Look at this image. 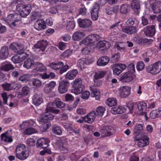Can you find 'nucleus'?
I'll use <instances>...</instances> for the list:
<instances>
[{
	"label": "nucleus",
	"mask_w": 161,
	"mask_h": 161,
	"mask_svg": "<svg viewBox=\"0 0 161 161\" xmlns=\"http://www.w3.org/2000/svg\"><path fill=\"white\" fill-rule=\"evenodd\" d=\"M135 77L134 74L127 72L120 77V80L123 82H128L133 80Z\"/></svg>",
	"instance_id": "nucleus-19"
},
{
	"label": "nucleus",
	"mask_w": 161,
	"mask_h": 161,
	"mask_svg": "<svg viewBox=\"0 0 161 161\" xmlns=\"http://www.w3.org/2000/svg\"><path fill=\"white\" fill-rule=\"evenodd\" d=\"M16 158L21 160L26 159L29 156V153L25 146L22 144L17 145L14 151Z\"/></svg>",
	"instance_id": "nucleus-2"
},
{
	"label": "nucleus",
	"mask_w": 161,
	"mask_h": 161,
	"mask_svg": "<svg viewBox=\"0 0 161 161\" xmlns=\"http://www.w3.org/2000/svg\"><path fill=\"white\" fill-rule=\"evenodd\" d=\"M46 112H52L53 113L57 114L59 113V110L58 109H54L52 107H47L46 109ZM50 113H51L50 112Z\"/></svg>",
	"instance_id": "nucleus-63"
},
{
	"label": "nucleus",
	"mask_w": 161,
	"mask_h": 161,
	"mask_svg": "<svg viewBox=\"0 0 161 161\" xmlns=\"http://www.w3.org/2000/svg\"><path fill=\"white\" fill-rule=\"evenodd\" d=\"M95 114L94 111H92L89 113L87 115L83 117L84 121L88 123H92L95 119Z\"/></svg>",
	"instance_id": "nucleus-22"
},
{
	"label": "nucleus",
	"mask_w": 161,
	"mask_h": 161,
	"mask_svg": "<svg viewBox=\"0 0 161 161\" xmlns=\"http://www.w3.org/2000/svg\"><path fill=\"white\" fill-rule=\"evenodd\" d=\"M50 142V140L49 139L41 138L37 140L36 145L37 147L45 149L49 146Z\"/></svg>",
	"instance_id": "nucleus-13"
},
{
	"label": "nucleus",
	"mask_w": 161,
	"mask_h": 161,
	"mask_svg": "<svg viewBox=\"0 0 161 161\" xmlns=\"http://www.w3.org/2000/svg\"><path fill=\"white\" fill-rule=\"evenodd\" d=\"M130 6L126 3L123 4L120 6L119 10L121 14H126L130 11Z\"/></svg>",
	"instance_id": "nucleus-29"
},
{
	"label": "nucleus",
	"mask_w": 161,
	"mask_h": 161,
	"mask_svg": "<svg viewBox=\"0 0 161 161\" xmlns=\"http://www.w3.org/2000/svg\"><path fill=\"white\" fill-rule=\"evenodd\" d=\"M86 59L85 58L79 60L78 61V66L80 67L81 69L84 68L85 66L89 64V63L86 61Z\"/></svg>",
	"instance_id": "nucleus-49"
},
{
	"label": "nucleus",
	"mask_w": 161,
	"mask_h": 161,
	"mask_svg": "<svg viewBox=\"0 0 161 161\" xmlns=\"http://www.w3.org/2000/svg\"><path fill=\"white\" fill-rule=\"evenodd\" d=\"M10 48L14 53L19 54L24 51V46L23 45L16 43H12L10 45Z\"/></svg>",
	"instance_id": "nucleus-16"
},
{
	"label": "nucleus",
	"mask_w": 161,
	"mask_h": 161,
	"mask_svg": "<svg viewBox=\"0 0 161 161\" xmlns=\"http://www.w3.org/2000/svg\"><path fill=\"white\" fill-rule=\"evenodd\" d=\"M9 55L8 47L7 46L2 47L0 50V58L4 59H6Z\"/></svg>",
	"instance_id": "nucleus-27"
},
{
	"label": "nucleus",
	"mask_w": 161,
	"mask_h": 161,
	"mask_svg": "<svg viewBox=\"0 0 161 161\" xmlns=\"http://www.w3.org/2000/svg\"><path fill=\"white\" fill-rule=\"evenodd\" d=\"M32 127H29L24 130L23 132L24 134L25 135H30L36 133V130Z\"/></svg>",
	"instance_id": "nucleus-43"
},
{
	"label": "nucleus",
	"mask_w": 161,
	"mask_h": 161,
	"mask_svg": "<svg viewBox=\"0 0 161 161\" xmlns=\"http://www.w3.org/2000/svg\"><path fill=\"white\" fill-rule=\"evenodd\" d=\"M100 132L102 137H106L113 134L115 132V130L114 128L112 126H108L101 130Z\"/></svg>",
	"instance_id": "nucleus-9"
},
{
	"label": "nucleus",
	"mask_w": 161,
	"mask_h": 161,
	"mask_svg": "<svg viewBox=\"0 0 161 161\" xmlns=\"http://www.w3.org/2000/svg\"><path fill=\"white\" fill-rule=\"evenodd\" d=\"M106 103L109 106L114 107L117 103V100L115 98H109L106 100Z\"/></svg>",
	"instance_id": "nucleus-46"
},
{
	"label": "nucleus",
	"mask_w": 161,
	"mask_h": 161,
	"mask_svg": "<svg viewBox=\"0 0 161 161\" xmlns=\"http://www.w3.org/2000/svg\"><path fill=\"white\" fill-rule=\"evenodd\" d=\"M100 37L98 35L92 34L88 35L84 39L80 42L81 44L88 45L98 41Z\"/></svg>",
	"instance_id": "nucleus-7"
},
{
	"label": "nucleus",
	"mask_w": 161,
	"mask_h": 161,
	"mask_svg": "<svg viewBox=\"0 0 161 161\" xmlns=\"http://www.w3.org/2000/svg\"><path fill=\"white\" fill-rule=\"evenodd\" d=\"M136 103L129 102L127 105V107L131 113H133L134 111L136 112Z\"/></svg>",
	"instance_id": "nucleus-40"
},
{
	"label": "nucleus",
	"mask_w": 161,
	"mask_h": 161,
	"mask_svg": "<svg viewBox=\"0 0 161 161\" xmlns=\"http://www.w3.org/2000/svg\"><path fill=\"white\" fill-rule=\"evenodd\" d=\"M136 103V113H138L139 112L141 115L147 116V104L146 103L143 102Z\"/></svg>",
	"instance_id": "nucleus-8"
},
{
	"label": "nucleus",
	"mask_w": 161,
	"mask_h": 161,
	"mask_svg": "<svg viewBox=\"0 0 161 161\" xmlns=\"http://www.w3.org/2000/svg\"><path fill=\"white\" fill-rule=\"evenodd\" d=\"M146 70L151 74L155 75L161 71V61H159L146 68Z\"/></svg>",
	"instance_id": "nucleus-6"
},
{
	"label": "nucleus",
	"mask_w": 161,
	"mask_h": 161,
	"mask_svg": "<svg viewBox=\"0 0 161 161\" xmlns=\"http://www.w3.org/2000/svg\"><path fill=\"white\" fill-rule=\"evenodd\" d=\"M12 62L14 64L19 63L22 62L19 56L17 55H14L11 59Z\"/></svg>",
	"instance_id": "nucleus-57"
},
{
	"label": "nucleus",
	"mask_w": 161,
	"mask_h": 161,
	"mask_svg": "<svg viewBox=\"0 0 161 161\" xmlns=\"http://www.w3.org/2000/svg\"><path fill=\"white\" fill-rule=\"evenodd\" d=\"M17 10L20 13L21 17H25L30 13L31 7L30 4L27 5L22 4H18L16 6Z\"/></svg>",
	"instance_id": "nucleus-4"
},
{
	"label": "nucleus",
	"mask_w": 161,
	"mask_h": 161,
	"mask_svg": "<svg viewBox=\"0 0 161 161\" xmlns=\"http://www.w3.org/2000/svg\"><path fill=\"white\" fill-rule=\"evenodd\" d=\"M54 103L57 107L58 108H62L65 105V103L62 102L59 98L56 99L54 101Z\"/></svg>",
	"instance_id": "nucleus-48"
},
{
	"label": "nucleus",
	"mask_w": 161,
	"mask_h": 161,
	"mask_svg": "<svg viewBox=\"0 0 161 161\" xmlns=\"http://www.w3.org/2000/svg\"><path fill=\"white\" fill-rule=\"evenodd\" d=\"M75 26V23L73 21H69L67 22L66 25V29L68 30H73Z\"/></svg>",
	"instance_id": "nucleus-47"
},
{
	"label": "nucleus",
	"mask_w": 161,
	"mask_h": 161,
	"mask_svg": "<svg viewBox=\"0 0 161 161\" xmlns=\"http://www.w3.org/2000/svg\"><path fill=\"white\" fill-rule=\"evenodd\" d=\"M33 26L36 30L38 31H42L46 28V23L42 19H39L37 20Z\"/></svg>",
	"instance_id": "nucleus-15"
},
{
	"label": "nucleus",
	"mask_w": 161,
	"mask_h": 161,
	"mask_svg": "<svg viewBox=\"0 0 161 161\" xmlns=\"http://www.w3.org/2000/svg\"><path fill=\"white\" fill-rule=\"evenodd\" d=\"M32 100L33 104L36 106H39L43 102L42 98L37 95L33 96Z\"/></svg>",
	"instance_id": "nucleus-39"
},
{
	"label": "nucleus",
	"mask_w": 161,
	"mask_h": 161,
	"mask_svg": "<svg viewBox=\"0 0 161 161\" xmlns=\"http://www.w3.org/2000/svg\"><path fill=\"white\" fill-rule=\"evenodd\" d=\"M54 116L49 112H46L37 118V120L41 125L40 129L42 132H45L51 125L50 120L53 119Z\"/></svg>",
	"instance_id": "nucleus-1"
},
{
	"label": "nucleus",
	"mask_w": 161,
	"mask_h": 161,
	"mask_svg": "<svg viewBox=\"0 0 161 161\" xmlns=\"http://www.w3.org/2000/svg\"><path fill=\"white\" fill-rule=\"evenodd\" d=\"M131 88L128 86H124L119 88V96L121 98H125L130 94Z\"/></svg>",
	"instance_id": "nucleus-12"
},
{
	"label": "nucleus",
	"mask_w": 161,
	"mask_h": 161,
	"mask_svg": "<svg viewBox=\"0 0 161 161\" xmlns=\"http://www.w3.org/2000/svg\"><path fill=\"white\" fill-rule=\"evenodd\" d=\"M69 85V82L67 80H64L61 81L58 87L59 92L61 94H64L67 92Z\"/></svg>",
	"instance_id": "nucleus-11"
},
{
	"label": "nucleus",
	"mask_w": 161,
	"mask_h": 161,
	"mask_svg": "<svg viewBox=\"0 0 161 161\" xmlns=\"http://www.w3.org/2000/svg\"><path fill=\"white\" fill-rule=\"evenodd\" d=\"M8 131L2 133L1 135V140L5 142H13L12 137L8 135Z\"/></svg>",
	"instance_id": "nucleus-33"
},
{
	"label": "nucleus",
	"mask_w": 161,
	"mask_h": 161,
	"mask_svg": "<svg viewBox=\"0 0 161 161\" xmlns=\"http://www.w3.org/2000/svg\"><path fill=\"white\" fill-rule=\"evenodd\" d=\"M31 82L35 88L39 87L42 85V82L37 79H33Z\"/></svg>",
	"instance_id": "nucleus-44"
},
{
	"label": "nucleus",
	"mask_w": 161,
	"mask_h": 161,
	"mask_svg": "<svg viewBox=\"0 0 161 161\" xmlns=\"http://www.w3.org/2000/svg\"><path fill=\"white\" fill-rule=\"evenodd\" d=\"M26 143L30 146H33L35 145L36 141L33 138H29L26 141Z\"/></svg>",
	"instance_id": "nucleus-64"
},
{
	"label": "nucleus",
	"mask_w": 161,
	"mask_h": 161,
	"mask_svg": "<svg viewBox=\"0 0 161 161\" xmlns=\"http://www.w3.org/2000/svg\"><path fill=\"white\" fill-rule=\"evenodd\" d=\"M107 74L106 71L99 70L95 73L94 79L96 80L104 77Z\"/></svg>",
	"instance_id": "nucleus-37"
},
{
	"label": "nucleus",
	"mask_w": 161,
	"mask_h": 161,
	"mask_svg": "<svg viewBox=\"0 0 161 161\" xmlns=\"http://www.w3.org/2000/svg\"><path fill=\"white\" fill-rule=\"evenodd\" d=\"M80 7L78 10L79 14L81 15H86L87 13V9L85 8V5L81 3L80 5Z\"/></svg>",
	"instance_id": "nucleus-50"
},
{
	"label": "nucleus",
	"mask_w": 161,
	"mask_h": 161,
	"mask_svg": "<svg viewBox=\"0 0 161 161\" xmlns=\"http://www.w3.org/2000/svg\"><path fill=\"white\" fill-rule=\"evenodd\" d=\"M47 44V42L46 40H43L38 41L37 43L34 45L35 48L39 49V51H44Z\"/></svg>",
	"instance_id": "nucleus-20"
},
{
	"label": "nucleus",
	"mask_w": 161,
	"mask_h": 161,
	"mask_svg": "<svg viewBox=\"0 0 161 161\" xmlns=\"http://www.w3.org/2000/svg\"><path fill=\"white\" fill-rule=\"evenodd\" d=\"M90 91L92 92L91 95V96L92 97H95L96 100H99L100 99V92L98 90L93 87H90Z\"/></svg>",
	"instance_id": "nucleus-36"
},
{
	"label": "nucleus",
	"mask_w": 161,
	"mask_h": 161,
	"mask_svg": "<svg viewBox=\"0 0 161 161\" xmlns=\"http://www.w3.org/2000/svg\"><path fill=\"white\" fill-rule=\"evenodd\" d=\"M123 32L128 34H132L136 32V26H125L122 28Z\"/></svg>",
	"instance_id": "nucleus-32"
},
{
	"label": "nucleus",
	"mask_w": 161,
	"mask_h": 161,
	"mask_svg": "<svg viewBox=\"0 0 161 161\" xmlns=\"http://www.w3.org/2000/svg\"><path fill=\"white\" fill-rule=\"evenodd\" d=\"M78 71L77 69H72L69 71L66 74L65 78L69 80L74 79L78 74Z\"/></svg>",
	"instance_id": "nucleus-28"
},
{
	"label": "nucleus",
	"mask_w": 161,
	"mask_h": 161,
	"mask_svg": "<svg viewBox=\"0 0 161 161\" xmlns=\"http://www.w3.org/2000/svg\"><path fill=\"white\" fill-rule=\"evenodd\" d=\"M152 9L154 13H160L161 12V2H158L155 6H153Z\"/></svg>",
	"instance_id": "nucleus-45"
},
{
	"label": "nucleus",
	"mask_w": 161,
	"mask_h": 161,
	"mask_svg": "<svg viewBox=\"0 0 161 161\" xmlns=\"http://www.w3.org/2000/svg\"><path fill=\"white\" fill-rule=\"evenodd\" d=\"M110 46L109 43L106 41H100L96 45L97 48L102 51L109 48Z\"/></svg>",
	"instance_id": "nucleus-24"
},
{
	"label": "nucleus",
	"mask_w": 161,
	"mask_h": 161,
	"mask_svg": "<svg viewBox=\"0 0 161 161\" xmlns=\"http://www.w3.org/2000/svg\"><path fill=\"white\" fill-rule=\"evenodd\" d=\"M36 123L32 120H29L23 121L21 124L20 125L19 127L22 130H24L29 127H35Z\"/></svg>",
	"instance_id": "nucleus-21"
},
{
	"label": "nucleus",
	"mask_w": 161,
	"mask_h": 161,
	"mask_svg": "<svg viewBox=\"0 0 161 161\" xmlns=\"http://www.w3.org/2000/svg\"><path fill=\"white\" fill-rule=\"evenodd\" d=\"M46 69V67L42 64L39 63L36 67V70L37 71L42 72L45 71Z\"/></svg>",
	"instance_id": "nucleus-54"
},
{
	"label": "nucleus",
	"mask_w": 161,
	"mask_h": 161,
	"mask_svg": "<svg viewBox=\"0 0 161 161\" xmlns=\"http://www.w3.org/2000/svg\"><path fill=\"white\" fill-rule=\"evenodd\" d=\"M21 19L20 15L16 13L10 14L7 17V20L9 23V26L12 28L16 26L15 23L20 21Z\"/></svg>",
	"instance_id": "nucleus-5"
},
{
	"label": "nucleus",
	"mask_w": 161,
	"mask_h": 161,
	"mask_svg": "<svg viewBox=\"0 0 161 161\" xmlns=\"http://www.w3.org/2000/svg\"><path fill=\"white\" fill-rule=\"evenodd\" d=\"M126 68V65L123 64L118 63L115 64L113 69L114 74L119 75Z\"/></svg>",
	"instance_id": "nucleus-14"
},
{
	"label": "nucleus",
	"mask_w": 161,
	"mask_h": 161,
	"mask_svg": "<svg viewBox=\"0 0 161 161\" xmlns=\"http://www.w3.org/2000/svg\"><path fill=\"white\" fill-rule=\"evenodd\" d=\"M84 35V33L83 32H75L72 35V39L74 41H79L83 38Z\"/></svg>",
	"instance_id": "nucleus-38"
},
{
	"label": "nucleus",
	"mask_w": 161,
	"mask_h": 161,
	"mask_svg": "<svg viewBox=\"0 0 161 161\" xmlns=\"http://www.w3.org/2000/svg\"><path fill=\"white\" fill-rule=\"evenodd\" d=\"M71 85L73 88L71 92L75 95L81 93L84 90L85 87L82 85V80L80 78L75 79Z\"/></svg>",
	"instance_id": "nucleus-3"
},
{
	"label": "nucleus",
	"mask_w": 161,
	"mask_h": 161,
	"mask_svg": "<svg viewBox=\"0 0 161 161\" xmlns=\"http://www.w3.org/2000/svg\"><path fill=\"white\" fill-rule=\"evenodd\" d=\"M100 8L99 5L95 3L91 9L90 13L92 19L94 21L97 20L98 18V11Z\"/></svg>",
	"instance_id": "nucleus-10"
},
{
	"label": "nucleus",
	"mask_w": 161,
	"mask_h": 161,
	"mask_svg": "<svg viewBox=\"0 0 161 161\" xmlns=\"http://www.w3.org/2000/svg\"><path fill=\"white\" fill-rule=\"evenodd\" d=\"M81 93V98L82 99L85 100L88 99L90 94V92L88 91H83Z\"/></svg>",
	"instance_id": "nucleus-56"
},
{
	"label": "nucleus",
	"mask_w": 161,
	"mask_h": 161,
	"mask_svg": "<svg viewBox=\"0 0 161 161\" xmlns=\"http://www.w3.org/2000/svg\"><path fill=\"white\" fill-rule=\"evenodd\" d=\"M136 41L137 43L140 45H147L152 44L153 42V40L152 39L138 37Z\"/></svg>",
	"instance_id": "nucleus-31"
},
{
	"label": "nucleus",
	"mask_w": 161,
	"mask_h": 161,
	"mask_svg": "<svg viewBox=\"0 0 161 161\" xmlns=\"http://www.w3.org/2000/svg\"><path fill=\"white\" fill-rule=\"evenodd\" d=\"M144 34L147 36L152 37L155 34L156 29L154 25L147 26L144 29Z\"/></svg>",
	"instance_id": "nucleus-17"
},
{
	"label": "nucleus",
	"mask_w": 161,
	"mask_h": 161,
	"mask_svg": "<svg viewBox=\"0 0 161 161\" xmlns=\"http://www.w3.org/2000/svg\"><path fill=\"white\" fill-rule=\"evenodd\" d=\"M80 129L79 128H74L73 129L72 127L71 128V129L70 130L69 133L72 134V135H76L77 136L80 135Z\"/></svg>",
	"instance_id": "nucleus-60"
},
{
	"label": "nucleus",
	"mask_w": 161,
	"mask_h": 161,
	"mask_svg": "<svg viewBox=\"0 0 161 161\" xmlns=\"http://www.w3.org/2000/svg\"><path fill=\"white\" fill-rule=\"evenodd\" d=\"M131 5L133 9L138 10L140 8V4L139 2L136 0H134L132 1Z\"/></svg>",
	"instance_id": "nucleus-53"
},
{
	"label": "nucleus",
	"mask_w": 161,
	"mask_h": 161,
	"mask_svg": "<svg viewBox=\"0 0 161 161\" xmlns=\"http://www.w3.org/2000/svg\"><path fill=\"white\" fill-rule=\"evenodd\" d=\"M105 111V109L104 107L101 106H98L96 111H94L95 116H102Z\"/></svg>",
	"instance_id": "nucleus-42"
},
{
	"label": "nucleus",
	"mask_w": 161,
	"mask_h": 161,
	"mask_svg": "<svg viewBox=\"0 0 161 161\" xmlns=\"http://www.w3.org/2000/svg\"><path fill=\"white\" fill-rule=\"evenodd\" d=\"M35 62L34 60L31 58L26 59L24 62V66L27 69H29L34 67Z\"/></svg>",
	"instance_id": "nucleus-34"
},
{
	"label": "nucleus",
	"mask_w": 161,
	"mask_h": 161,
	"mask_svg": "<svg viewBox=\"0 0 161 161\" xmlns=\"http://www.w3.org/2000/svg\"><path fill=\"white\" fill-rule=\"evenodd\" d=\"M72 50L70 49H67L62 54V56L64 58H68L72 54Z\"/></svg>",
	"instance_id": "nucleus-59"
},
{
	"label": "nucleus",
	"mask_w": 161,
	"mask_h": 161,
	"mask_svg": "<svg viewBox=\"0 0 161 161\" xmlns=\"http://www.w3.org/2000/svg\"><path fill=\"white\" fill-rule=\"evenodd\" d=\"M64 65V63L61 61L57 62H53L50 64L49 66L52 69L55 70H59Z\"/></svg>",
	"instance_id": "nucleus-35"
},
{
	"label": "nucleus",
	"mask_w": 161,
	"mask_h": 161,
	"mask_svg": "<svg viewBox=\"0 0 161 161\" xmlns=\"http://www.w3.org/2000/svg\"><path fill=\"white\" fill-rule=\"evenodd\" d=\"M14 68V67L10 62H6L2 63L1 69L5 71H8Z\"/></svg>",
	"instance_id": "nucleus-30"
},
{
	"label": "nucleus",
	"mask_w": 161,
	"mask_h": 161,
	"mask_svg": "<svg viewBox=\"0 0 161 161\" xmlns=\"http://www.w3.org/2000/svg\"><path fill=\"white\" fill-rule=\"evenodd\" d=\"M145 66V64L143 62L139 61L136 64V68L138 71H141L144 69Z\"/></svg>",
	"instance_id": "nucleus-52"
},
{
	"label": "nucleus",
	"mask_w": 161,
	"mask_h": 161,
	"mask_svg": "<svg viewBox=\"0 0 161 161\" xmlns=\"http://www.w3.org/2000/svg\"><path fill=\"white\" fill-rule=\"evenodd\" d=\"M79 26L80 27L87 28L90 27L92 24V22L88 19H79L78 20Z\"/></svg>",
	"instance_id": "nucleus-23"
},
{
	"label": "nucleus",
	"mask_w": 161,
	"mask_h": 161,
	"mask_svg": "<svg viewBox=\"0 0 161 161\" xmlns=\"http://www.w3.org/2000/svg\"><path fill=\"white\" fill-rule=\"evenodd\" d=\"M19 80L23 82H25L29 80V78L27 75H23L22 76H21L20 75Z\"/></svg>",
	"instance_id": "nucleus-61"
},
{
	"label": "nucleus",
	"mask_w": 161,
	"mask_h": 161,
	"mask_svg": "<svg viewBox=\"0 0 161 161\" xmlns=\"http://www.w3.org/2000/svg\"><path fill=\"white\" fill-rule=\"evenodd\" d=\"M56 83L54 81H51L49 83H47L44 85L43 91L47 94L49 93L56 86Z\"/></svg>",
	"instance_id": "nucleus-25"
},
{
	"label": "nucleus",
	"mask_w": 161,
	"mask_h": 161,
	"mask_svg": "<svg viewBox=\"0 0 161 161\" xmlns=\"http://www.w3.org/2000/svg\"><path fill=\"white\" fill-rule=\"evenodd\" d=\"M127 108L123 106H115L111 108V113L114 114H122L125 112Z\"/></svg>",
	"instance_id": "nucleus-18"
},
{
	"label": "nucleus",
	"mask_w": 161,
	"mask_h": 161,
	"mask_svg": "<svg viewBox=\"0 0 161 161\" xmlns=\"http://www.w3.org/2000/svg\"><path fill=\"white\" fill-rule=\"evenodd\" d=\"M136 20L135 18H130L128 19L126 22V25L125 26H134V25Z\"/></svg>",
	"instance_id": "nucleus-55"
},
{
	"label": "nucleus",
	"mask_w": 161,
	"mask_h": 161,
	"mask_svg": "<svg viewBox=\"0 0 161 161\" xmlns=\"http://www.w3.org/2000/svg\"><path fill=\"white\" fill-rule=\"evenodd\" d=\"M128 70L127 72H130L132 74H134L135 73V65L134 63H131L126 66Z\"/></svg>",
	"instance_id": "nucleus-51"
},
{
	"label": "nucleus",
	"mask_w": 161,
	"mask_h": 161,
	"mask_svg": "<svg viewBox=\"0 0 161 161\" xmlns=\"http://www.w3.org/2000/svg\"><path fill=\"white\" fill-rule=\"evenodd\" d=\"M52 131L53 133L58 135H61L62 134V128L60 126L57 125L53 126Z\"/></svg>",
	"instance_id": "nucleus-41"
},
{
	"label": "nucleus",
	"mask_w": 161,
	"mask_h": 161,
	"mask_svg": "<svg viewBox=\"0 0 161 161\" xmlns=\"http://www.w3.org/2000/svg\"><path fill=\"white\" fill-rule=\"evenodd\" d=\"M143 125L141 124H139L136 125L135 128V132L136 133H140L143 130Z\"/></svg>",
	"instance_id": "nucleus-58"
},
{
	"label": "nucleus",
	"mask_w": 161,
	"mask_h": 161,
	"mask_svg": "<svg viewBox=\"0 0 161 161\" xmlns=\"http://www.w3.org/2000/svg\"><path fill=\"white\" fill-rule=\"evenodd\" d=\"M87 46L86 47L83 48L81 51L83 52L86 54H88L92 50V48L91 47V46L89 44L86 45Z\"/></svg>",
	"instance_id": "nucleus-62"
},
{
	"label": "nucleus",
	"mask_w": 161,
	"mask_h": 161,
	"mask_svg": "<svg viewBox=\"0 0 161 161\" xmlns=\"http://www.w3.org/2000/svg\"><path fill=\"white\" fill-rule=\"evenodd\" d=\"M110 60L109 58L107 56H103L100 58L97 62V65L99 66H104L108 63Z\"/></svg>",
	"instance_id": "nucleus-26"
}]
</instances>
